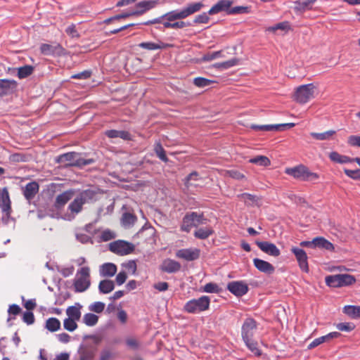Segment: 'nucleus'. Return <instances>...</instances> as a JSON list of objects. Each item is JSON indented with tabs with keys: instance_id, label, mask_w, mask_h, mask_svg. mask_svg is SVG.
Instances as JSON below:
<instances>
[{
	"instance_id": "f257e3e1",
	"label": "nucleus",
	"mask_w": 360,
	"mask_h": 360,
	"mask_svg": "<svg viewBox=\"0 0 360 360\" xmlns=\"http://www.w3.org/2000/svg\"><path fill=\"white\" fill-rule=\"evenodd\" d=\"M202 6L203 4L200 2L191 4L180 11H172L164 14L160 18L148 21L145 22V25L162 23V20H176L184 19L193 13L199 11L202 8Z\"/></svg>"
},
{
	"instance_id": "49530a36",
	"label": "nucleus",
	"mask_w": 360,
	"mask_h": 360,
	"mask_svg": "<svg viewBox=\"0 0 360 360\" xmlns=\"http://www.w3.org/2000/svg\"><path fill=\"white\" fill-rule=\"evenodd\" d=\"M33 68L32 66L25 65L18 68V76L19 78H25L32 74Z\"/></svg>"
},
{
	"instance_id": "dca6fc26",
	"label": "nucleus",
	"mask_w": 360,
	"mask_h": 360,
	"mask_svg": "<svg viewBox=\"0 0 360 360\" xmlns=\"http://www.w3.org/2000/svg\"><path fill=\"white\" fill-rule=\"evenodd\" d=\"M233 1L230 0H220L214 4L208 11L210 15H214L222 11H225L229 14Z\"/></svg>"
},
{
	"instance_id": "3c124183",
	"label": "nucleus",
	"mask_w": 360,
	"mask_h": 360,
	"mask_svg": "<svg viewBox=\"0 0 360 360\" xmlns=\"http://www.w3.org/2000/svg\"><path fill=\"white\" fill-rule=\"evenodd\" d=\"M90 311L96 313H101L105 309V304L101 302H96L89 307Z\"/></svg>"
},
{
	"instance_id": "052dcab7",
	"label": "nucleus",
	"mask_w": 360,
	"mask_h": 360,
	"mask_svg": "<svg viewBox=\"0 0 360 360\" xmlns=\"http://www.w3.org/2000/svg\"><path fill=\"white\" fill-rule=\"evenodd\" d=\"M248 8L244 7V6H236L233 8H230V11H229V14H237V13H248Z\"/></svg>"
},
{
	"instance_id": "13d9d810",
	"label": "nucleus",
	"mask_w": 360,
	"mask_h": 360,
	"mask_svg": "<svg viewBox=\"0 0 360 360\" xmlns=\"http://www.w3.org/2000/svg\"><path fill=\"white\" fill-rule=\"evenodd\" d=\"M139 46L148 50H155L161 48L159 44L153 42H143L139 44Z\"/></svg>"
},
{
	"instance_id": "412c9836",
	"label": "nucleus",
	"mask_w": 360,
	"mask_h": 360,
	"mask_svg": "<svg viewBox=\"0 0 360 360\" xmlns=\"http://www.w3.org/2000/svg\"><path fill=\"white\" fill-rule=\"evenodd\" d=\"M158 4V0L143 1L136 4L135 11L136 15H140L146 11L155 7Z\"/></svg>"
},
{
	"instance_id": "a878e982",
	"label": "nucleus",
	"mask_w": 360,
	"mask_h": 360,
	"mask_svg": "<svg viewBox=\"0 0 360 360\" xmlns=\"http://www.w3.org/2000/svg\"><path fill=\"white\" fill-rule=\"evenodd\" d=\"M336 131L335 130H328L323 132H311L310 136L317 141H330L333 139Z\"/></svg>"
},
{
	"instance_id": "8fccbe9b",
	"label": "nucleus",
	"mask_w": 360,
	"mask_h": 360,
	"mask_svg": "<svg viewBox=\"0 0 360 360\" xmlns=\"http://www.w3.org/2000/svg\"><path fill=\"white\" fill-rule=\"evenodd\" d=\"M155 152L157 155V156L162 161L167 162L168 159L165 155V151L162 146L160 143H157L155 146Z\"/></svg>"
},
{
	"instance_id": "1a4fd4ad",
	"label": "nucleus",
	"mask_w": 360,
	"mask_h": 360,
	"mask_svg": "<svg viewBox=\"0 0 360 360\" xmlns=\"http://www.w3.org/2000/svg\"><path fill=\"white\" fill-rule=\"evenodd\" d=\"M205 221L206 219H204L202 214L191 212L184 217L181 229L183 231L189 232L192 227H197L200 225L205 224Z\"/></svg>"
},
{
	"instance_id": "09e8293b",
	"label": "nucleus",
	"mask_w": 360,
	"mask_h": 360,
	"mask_svg": "<svg viewBox=\"0 0 360 360\" xmlns=\"http://www.w3.org/2000/svg\"><path fill=\"white\" fill-rule=\"evenodd\" d=\"M134 15H136V12H135L134 10L123 13L122 14L115 15V16H114L112 18H108V19H107L105 20V22L106 23H110L112 20H120L121 18H128V17H130V16H134Z\"/></svg>"
},
{
	"instance_id": "79ce46f5",
	"label": "nucleus",
	"mask_w": 360,
	"mask_h": 360,
	"mask_svg": "<svg viewBox=\"0 0 360 360\" xmlns=\"http://www.w3.org/2000/svg\"><path fill=\"white\" fill-rule=\"evenodd\" d=\"M239 64V59L234 58L223 63H219L215 65V67L220 69H229L231 67L238 65Z\"/></svg>"
},
{
	"instance_id": "4be33fe9",
	"label": "nucleus",
	"mask_w": 360,
	"mask_h": 360,
	"mask_svg": "<svg viewBox=\"0 0 360 360\" xmlns=\"http://www.w3.org/2000/svg\"><path fill=\"white\" fill-rule=\"evenodd\" d=\"M180 268L181 264L178 262L171 259H165L160 266L161 270L167 273L176 272Z\"/></svg>"
},
{
	"instance_id": "bb28decb",
	"label": "nucleus",
	"mask_w": 360,
	"mask_h": 360,
	"mask_svg": "<svg viewBox=\"0 0 360 360\" xmlns=\"http://www.w3.org/2000/svg\"><path fill=\"white\" fill-rule=\"evenodd\" d=\"M39 191V185L33 181L27 184L23 191L24 195L26 199L30 200L34 198Z\"/></svg>"
},
{
	"instance_id": "473e14b6",
	"label": "nucleus",
	"mask_w": 360,
	"mask_h": 360,
	"mask_svg": "<svg viewBox=\"0 0 360 360\" xmlns=\"http://www.w3.org/2000/svg\"><path fill=\"white\" fill-rule=\"evenodd\" d=\"M114 282L110 280H103L99 283L98 289L101 293L108 294L114 290Z\"/></svg>"
},
{
	"instance_id": "f704fd0d",
	"label": "nucleus",
	"mask_w": 360,
	"mask_h": 360,
	"mask_svg": "<svg viewBox=\"0 0 360 360\" xmlns=\"http://www.w3.org/2000/svg\"><path fill=\"white\" fill-rule=\"evenodd\" d=\"M59 45H51L47 44H43L40 46L41 52L44 55H53L58 53L60 50Z\"/></svg>"
},
{
	"instance_id": "6ab92c4d",
	"label": "nucleus",
	"mask_w": 360,
	"mask_h": 360,
	"mask_svg": "<svg viewBox=\"0 0 360 360\" xmlns=\"http://www.w3.org/2000/svg\"><path fill=\"white\" fill-rule=\"evenodd\" d=\"M202 183V178L195 172L191 173L184 180V184L188 189L191 187L201 186Z\"/></svg>"
},
{
	"instance_id": "5fc2aeb1",
	"label": "nucleus",
	"mask_w": 360,
	"mask_h": 360,
	"mask_svg": "<svg viewBox=\"0 0 360 360\" xmlns=\"http://www.w3.org/2000/svg\"><path fill=\"white\" fill-rule=\"evenodd\" d=\"M203 290H204V292H208V293L218 292H219V287L215 283H207L203 287Z\"/></svg>"
},
{
	"instance_id": "e2e57ef3",
	"label": "nucleus",
	"mask_w": 360,
	"mask_h": 360,
	"mask_svg": "<svg viewBox=\"0 0 360 360\" xmlns=\"http://www.w3.org/2000/svg\"><path fill=\"white\" fill-rule=\"evenodd\" d=\"M209 17L206 13H203L195 17L194 22L195 23H207L209 21Z\"/></svg>"
},
{
	"instance_id": "39448f33",
	"label": "nucleus",
	"mask_w": 360,
	"mask_h": 360,
	"mask_svg": "<svg viewBox=\"0 0 360 360\" xmlns=\"http://www.w3.org/2000/svg\"><path fill=\"white\" fill-rule=\"evenodd\" d=\"M285 172L295 179L304 181H314L319 177L318 174L310 172L308 168L303 165L286 168Z\"/></svg>"
},
{
	"instance_id": "9d476101",
	"label": "nucleus",
	"mask_w": 360,
	"mask_h": 360,
	"mask_svg": "<svg viewBox=\"0 0 360 360\" xmlns=\"http://www.w3.org/2000/svg\"><path fill=\"white\" fill-rule=\"evenodd\" d=\"M110 251L120 255H126L131 253L134 250V245L124 240H117L111 243L109 245Z\"/></svg>"
},
{
	"instance_id": "69168bd1",
	"label": "nucleus",
	"mask_w": 360,
	"mask_h": 360,
	"mask_svg": "<svg viewBox=\"0 0 360 360\" xmlns=\"http://www.w3.org/2000/svg\"><path fill=\"white\" fill-rule=\"evenodd\" d=\"M117 319L122 323H125L127 321L128 316L127 312L123 309H119L117 314Z\"/></svg>"
},
{
	"instance_id": "c85d7f7f",
	"label": "nucleus",
	"mask_w": 360,
	"mask_h": 360,
	"mask_svg": "<svg viewBox=\"0 0 360 360\" xmlns=\"http://www.w3.org/2000/svg\"><path fill=\"white\" fill-rule=\"evenodd\" d=\"M74 191L69 190L58 195L56 200V205L58 207L63 206L68 201H69L73 196Z\"/></svg>"
},
{
	"instance_id": "c03bdc74",
	"label": "nucleus",
	"mask_w": 360,
	"mask_h": 360,
	"mask_svg": "<svg viewBox=\"0 0 360 360\" xmlns=\"http://www.w3.org/2000/svg\"><path fill=\"white\" fill-rule=\"evenodd\" d=\"M289 28L290 26L288 22H282L274 26L269 27L266 28V31L272 32H276L277 30L288 31Z\"/></svg>"
},
{
	"instance_id": "7ed1b4c3",
	"label": "nucleus",
	"mask_w": 360,
	"mask_h": 360,
	"mask_svg": "<svg viewBox=\"0 0 360 360\" xmlns=\"http://www.w3.org/2000/svg\"><path fill=\"white\" fill-rule=\"evenodd\" d=\"M90 268L87 266L79 268L73 280V288L76 292H83L91 285Z\"/></svg>"
},
{
	"instance_id": "de8ad7c7",
	"label": "nucleus",
	"mask_w": 360,
	"mask_h": 360,
	"mask_svg": "<svg viewBox=\"0 0 360 360\" xmlns=\"http://www.w3.org/2000/svg\"><path fill=\"white\" fill-rule=\"evenodd\" d=\"M63 326L65 330L72 332L77 328V321L68 317L63 321Z\"/></svg>"
},
{
	"instance_id": "f03ea898",
	"label": "nucleus",
	"mask_w": 360,
	"mask_h": 360,
	"mask_svg": "<svg viewBox=\"0 0 360 360\" xmlns=\"http://www.w3.org/2000/svg\"><path fill=\"white\" fill-rule=\"evenodd\" d=\"M95 196V192L91 190H86L80 193L69 205L68 210L71 212V216H68L65 219L68 220L73 219L76 214L82 211L83 205L94 200Z\"/></svg>"
},
{
	"instance_id": "0e129e2a",
	"label": "nucleus",
	"mask_w": 360,
	"mask_h": 360,
	"mask_svg": "<svg viewBox=\"0 0 360 360\" xmlns=\"http://www.w3.org/2000/svg\"><path fill=\"white\" fill-rule=\"evenodd\" d=\"M348 143L353 146L360 147V136L354 135L349 136Z\"/></svg>"
},
{
	"instance_id": "37998d69",
	"label": "nucleus",
	"mask_w": 360,
	"mask_h": 360,
	"mask_svg": "<svg viewBox=\"0 0 360 360\" xmlns=\"http://www.w3.org/2000/svg\"><path fill=\"white\" fill-rule=\"evenodd\" d=\"M282 125L266 124V125H252L251 127L256 130L261 131H281Z\"/></svg>"
},
{
	"instance_id": "9b49d317",
	"label": "nucleus",
	"mask_w": 360,
	"mask_h": 360,
	"mask_svg": "<svg viewBox=\"0 0 360 360\" xmlns=\"http://www.w3.org/2000/svg\"><path fill=\"white\" fill-rule=\"evenodd\" d=\"M257 329L255 321L251 318L247 319L242 326L243 340L252 339Z\"/></svg>"
},
{
	"instance_id": "20e7f679",
	"label": "nucleus",
	"mask_w": 360,
	"mask_h": 360,
	"mask_svg": "<svg viewBox=\"0 0 360 360\" xmlns=\"http://www.w3.org/2000/svg\"><path fill=\"white\" fill-rule=\"evenodd\" d=\"M316 87L313 84L301 85L295 89L292 98L297 103L304 104L315 98Z\"/></svg>"
},
{
	"instance_id": "5701e85b",
	"label": "nucleus",
	"mask_w": 360,
	"mask_h": 360,
	"mask_svg": "<svg viewBox=\"0 0 360 360\" xmlns=\"http://www.w3.org/2000/svg\"><path fill=\"white\" fill-rule=\"evenodd\" d=\"M255 266L261 272L265 274H272L274 271V267L269 262L255 258L253 259Z\"/></svg>"
},
{
	"instance_id": "423d86ee",
	"label": "nucleus",
	"mask_w": 360,
	"mask_h": 360,
	"mask_svg": "<svg viewBox=\"0 0 360 360\" xmlns=\"http://www.w3.org/2000/svg\"><path fill=\"white\" fill-rule=\"evenodd\" d=\"M57 161L65 166L82 167L93 162L91 159L84 160L79 153L71 152L58 157Z\"/></svg>"
},
{
	"instance_id": "58836bf2",
	"label": "nucleus",
	"mask_w": 360,
	"mask_h": 360,
	"mask_svg": "<svg viewBox=\"0 0 360 360\" xmlns=\"http://www.w3.org/2000/svg\"><path fill=\"white\" fill-rule=\"evenodd\" d=\"M60 327V323L56 318H49L46 322V328L51 332L58 330Z\"/></svg>"
},
{
	"instance_id": "a18cd8bd",
	"label": "nucleus",
	"mask_w": 360,
	"mask_h": 360,
	"mask_svg": "<svg viewBox=\"0 0 360 360\" xmlns=\"http://www.w3.org/2000/svg\"><path fill=\"white\" fill-rule=\"evenodd\" d=\"M136 221L135 217L129 213H125L122 218V225L125 227H129L134 224Z\"/></svg>"
},
{
	"instance_id": "7c9ffc66",
	"label": "nucleus",
	"mask_w": 360,
	"mask_h": 360,
	"mask_svg": "<svg viewBox=\"0 0 360 360\" xmlns=\"http://www.w3.org/2000/svg\"><path fill=\"white\" fill-rule=\"evenodd\" d=\"M214 233V230L212 227H202L196 229L194 232L195 238L199 239H206Z\"/></svg>"
},
{
	"instance_id": "bf43d9fd",
	"label": "nucleus",
	"mask_w": 360,
	"mask_h": 360,
	"mask_svg": "<svg viewBox=\"0 0 360 360\" xmlns=\"http://www.w3.org/2000/svg\"><path fill=\"white\" fill-rule=\"evenodd\" d=\"M336 328L341 331H351L354 329V326L349 323H340L337 324Z\"/></svg>"
},
{
	"instance_id": "2f4dec72",
	"label": "nucleus",
	"mask_w": 360,
	"mask_h": 360,
	"mask_svg": "<svg viewBox=\"0 0 360 360\" xmlns=\"http://www.w3.org/2000/svg\"><path fill=\"white\" fill-rule=\"evenodd\" d=\"M330 159L335 162L345 164L355 161V159H350L349 157L342 155L337 152H332L329 155Z\"/></svg>"
},
{
	"instance_id": "ea45409f",
	"label": "nucleus",
	"mask_w": 360,
	"mask_h": 360,
	"mask_svg": "<svg viewBox=\"0 0 360 360\" xmlns=\"http://www.w3.org/2000/svg\"><path fill=\"white\" fill-rule=\"evenodd\" d=\"M98 321V316L94 314L88 313L84 315L83 321L88 326H95Z\"/></svg>"
},
{
	"instance_id": "4c0bfd02",
	"label": "nucleus",
	"mask_w": 360,
	"mask_h": 360,
	"mask_svg": "<svg viewBox=\"0 0 360 360\" xmlns=\"http://www.w3.org/2000/svg\"><path fill=\"white\" fill-rule=\"evenodd\" d=\"M315 0H298L296 2L295 9L300 11L310 9Z\"/></svg>"
},
{
	"instance_id": "4d7b16f0",
	"label": "nucleus",
	"mask_w": 360,
	"mask_h": 360,
	"mask_svg": "<svg viewBox=\"0 0 360 360\" xmlns=\"http://www.w3.org/2000/svg\"><path fill=\"white\" fill-rule=\"evenodd\" d=\"M126 270L131 274H135L136 271V264L134 261L130 260L123 264Z\"/></svg>"
},
{
	"instance_id": "4468645a",
	"label": "nucleus",
	"mask_w": 360,
	"mask_h": 360,
	"mask_svg": "<svg viewBox=\"0 0 360 360\" xmlns=\"http://www.w3.org/2000/svg\"><path fill=\"white\" fill-rule=\"evenodd\" d=\"M291 251L295 254L300 269L302 271L307 272L309 271V266L307 256L305 251L295 247L292 248Z\"/></svg>"
},
{
	"instance_id": "f3484780",
	"label": "nucleus",
	"mask_w": 360,
	"mask_h": 360,
	"mask_svg": "<svg viewBox=\"0 0 360 360\" xmlns=\"http://www.w3.org/2000/svg\"><path fill=\"white\" fill-rule=\"evenodd\" d=\"M340 336V333L338 332H331L326 335L319 337L318 338L314 339L308 346V349H311L323 342H330L331 340L334 338H337Z\"/></svg>"
},
{
	"instance_id": "aec40b11",
	"label": "nucleus",
	"mask_w": 360,
	"mask_h": 360,
	"mask_svg": "<svg viewBox=\"0 0 360 360\" xmlns=\"http://www.w3.org/2000/svg\"><path fill=\"white\" fill-rule=\"evenodd\" d=\"M16 82L14 80L0 79V96L13 93L16 89Z\"/></svg>"
},
{
	"instance_id": "774afa93",
	"label": "nucleus",
	"mask_w": 360,
	"mask_h": 360,
	"mask_svg": "<svg viewBox=\"0 0 360 360\" xmlns=\"http://www.w3.org/2000/svg\"><path fill=\"white\" fill-rule=\"evenodd\" d=\"M93 356L91 352L83 349L80 352V360H91Z\"/></svg>"
},
{
	"instance_id": "0eeeda50",
	"label": "nucleus",
	"mask_w": 360,
	"mask_h": 360,
	"mask_svg": "<svg viewBox=\"0 0 360 360\" xmlns=\"http://www.w3.org/2000/svg\"><path fill=\"white\" fill-rule=\"evenodd\" d=\"M210 299L207 296H202L198 299H193L187 302L184 309L190 314H197L209 308Z\"/></svg>"
},
{
	"instance_id": "a211bd4d",
	"label": "nucleus",
	"mask_w": 360,
	"mask_h": 360,
	"mask_svg": "<svg viewBox=\"0 0 360 360\" xmlns=\"http://www.w3.org/2000/svg\"><path fill=\"white\" fill-rule=\"evenodd\" d=\"M0 208L6 215L8 216L10 214L11 201L6 188L0 190Z\"/></svg>"
},
{
	"instance_id": "680f3d73",
	"label": "nucleus",
	"mask_w": 360,
	"mask_h": 360,
	"mask_svg": "<svg viewBox=\"0 0 360 360\" xmlns=\"http://www.w3.org/2000/svg\"><path fill=\"white\" fill-rule=\"evenodd\" d=\"M221 55V51H216L210 53L205 54L202 57V60L205 61H211L219 58Z\"/></svg>"
},
{
	"instance_id": "e433bc0d",
	"label": "nucleus",
	"mask_w": 360,
	"mask_h": 360,
	"mask_svg": "<svg viewBox=\"0 0 360 360\" xmlns=\"http://www.w3.org/2000/svg\"><path fill=\"white\" fill-rule=\"evenodd\" d=\"M105 134L110 138L120 137L124 140L129 139V134L125 131L109 130L105 132Z\"/></svg>"
},
{
	"instance_id": "b1692460",
	"label": "nucleus",
	"mask_w": 360,
	"mask_h": 360,
	"mask_svg": "<svg viewBox=\"0 0 360 360\" xmlns=\"http://www.w3.org/2000/svg\"><path fill=\"white\" fill-rule=\"evenodd\" d=\"M238 198L248 206H259L261 205V199L257 195L242 193L238 195Z\"/></svg>"
},
{
	"instance_id": "338daca9",
	"label": "nucleus",
	"mask_w": 360,
	"mask_h": 360,
	"mask_svg": "<svg viewBox=\"0 0 360 360\" xmlns=\"http://www.w3.org/2000/svg\"><path fill=\"white\" fill-rule=\"evenodd\" d=\"M127 278V274L124 271H120L116 276V283L121 285L126 281Z\"/></svg>"
},
{
	"instance_id": "2eb2a0df",
	"label": "nucleus",
	"mask_w": 360,
	"mask_h": 360,
	"mask_svg": "<svg viewBox=\"0 0 360 360\" xmlns=\"http://www.w3.org/2000/svg\"><path fill=\"white\" fill-rule=\"evenodd\" d=\"M257 245L259 249L267 255L273 257H278L280 255L279 249L274 244L269 242L257 241Z\"/></svg>"
},
{
	"instance_id": "603ef678",
	"label": "nucleus",
	"mask_w": 360,
	"mask_h": 360,
	"mask_svg": "<svg viewBox=\"0 0 360 360\" xmlns=\"http://www.w3.org/2000/svg\"><path fill=\"white\" fill-rule=\"evenodd\" d=\"M212 83V81L204 77H197L193 79V84L198 87H205Z\"/></svg>"
},
{
	"instance_id": "ddd939ff",
	"label": "nucleus",
	"mask_w": 360,
	"mask_h": 360,
	"mask_svg": "<svg viewBox=\"0 0 360 360\" xmlns=\"http://www.w3.org/2000/svg\"><path fill=\"white\" fill-rule=\"evenodd\" d=\"M200 256V250L198 248L181 249L176 251V257L187 261L197 259Z\"/></svg>"
},
{
	"instance_id": "c9c22d12",
	"label": "nucleus",
	"mask_w": 360,
	"mask_h": 360,
	"mask_svg": "<svg viewBox=\"0 0 360 360\" xmlns=\"http://www.w3.org/2000/svg\"><path fill=\"white\" fill-rule=\"evenodd\" d=\"M249 162L259 166L266 167L270 165V160L264 155H258L249 160Z\"/></svg>"
},
{
	"instance_id": "c756f323",
	"label": "nucleus",
	"mask_w": 360,
	"mask_h": 360,
	"mask_svg": "<svg viewBox=\"0 0 360 360\" xmlns=\"http://www.w3.org/2000/svg\"><path fill=\"white\" fill-rule=\"evenodd\" d=\"M313 247L321 248L327 250H333L334 249L333 245L321 237H317L312 240Z\"/></svg>"
},
{
	"instance_id": "a19ab883",
	"label": "nucleus",
	"mask_w": 360,
	"mask_h": 360,
	"mask_svg": "<svg viewBox=\"0 0 360 360\" xmlns=\"http://www.w3.org/2000/svg\"><path fill=\"white\" fill-rule=\"evenodd\" d=\"M246 346L248 347V349L255 355V356H260L262 354L261 351L257 347V342L254 341L252 339H248V340H244Z\"/></svg>"
},
{
	"instance_id": "6e6d98bb",
	"label": "nucleus",
	"mask_w": 360,
	"mask_h": 360,
	"mask_svg": "<svg viewBox=\"0 0 360 360\" xmlns=\"http://www.w3.org/2000/svg\"><path fill=\"white\" fill-rule=\"evenodd\" d=\"M345 173L349 177L354 179H360V169H344Z\"/></svg>"
},
{
	"instance_id": "72a5a7b5",
	"label": "nucleus",
	"mask_w": 360,
	"mask_h": 360,
	"mask_svg": "<svg viewBox=\"0 0 360 360\" xmlns=\"http://www.w3.org/2000/svg\"><path fill=\"white\" fill-rule=\"evenodd\" d=\"M343 312L352 319L360 318V307L348 305L343 309Z\"/></svg>"
},
{
	"instance_id": "393cba45",
	"label": "nucleus",
	"mask_w": 360,
	"mask_h": 360,
	"mask_svg": "<svg viewBox=\"0 0 360 360\" xmlns=\"http://www.w3.org/2000/svg\"><path fill=\"white\" fill-rule=\"evenodd\" d=\"M82 306L79 303H75V305L68 307L66 309V314L68 317L77 321H79L82 314Z\"/></svg>"
},
{
	"instance_id": "f8f14e48",
	"label": "nucleus",
	"mask_w": 360,
	"mask_h": 360,
	"mask_svg": "<svg viewBox=\"0 0 360 360\" xmlns=\"http://www.w3.org/2000/svg\"><path fill=\"white\" fill-rule=\"evenodd\" d=\"M227 289L236 296L240 297L248 292V286L244 281H232L227 285Z\"/></svg>"
},
{
	"instance_id": "6e6552de",
	"label": "nucleus",
	"mask_w": 360,
	"mask_h": 360,
	"mask_svg": "<svg viewBox=\"0 0 360 360\" xmlns=\"http://www.w3.org/2000/svg\"><path fill=\"white\" fill-rule=\"evenodd\" d=\"M325 281L330 287L340 288L354 284L356 282V278L352 275L342 274L328 276Z\"/></svg>"
},
{
	"instance_id": "864d4df0",
	"label": "nucleus",
	"mask_w": 360,
	"mask_h": 360,
	"mask_svg": "<svg viewBox=\"0 0 360 360\" xmlns=\"http://www.w3.org/2000/svg\"><path fill=\"white\" fill-rule=\"evenodd\" d=\"M115 236L116 235L113 231L106 229L102 231L101 238L103 241H108L115 238Z\"/></svg>"
},
{
	"instance_id": "cd10ccee",
	"label": "nucleus",
	"mask_w": 360,
	"mask_h": 360,
	"mask_svg": "<svg viewBox=\"0 0 360 360\" xmlns=\"http://www.w3.org/2000/svg\"><path fill=\"white\" fill-rule=\"evenodd\" d=\"M117 272V266L112 263L103 264L100 268V274L102 276L112 277Z\"/></svg>"
}]
</instances>
